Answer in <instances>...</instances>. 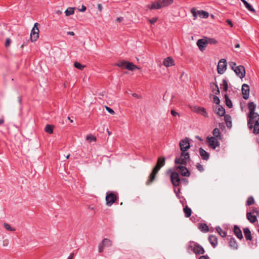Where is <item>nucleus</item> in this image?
Masks as SVG:
<instances>
[{
	"label": "nucleus",
	"mask_w": 259,
	"mask_h": 259,
	"mask_svg": "<svg viewBox=\"0 0 259 259\" xmlns=\"http://www.w3.org/2000/svg\"><path fill=\"white\" fill-rule=\"evenodd\" d=\"M147 7L151 10L153 9H160L162 8L159 0H157L154 2L151 5H147Z\"/></svg>",
	"instance_id": "b1692460"
},
{
	"label": "nucleus",
	"mask_w": 259,
	"mask_h": 259,
	"mask_svg": "<svg viewBox=\"0 0 259 259\" xmlns=\"http://www.w3.org/2000/svg\"><path fill=\"white\" fill-rule=\"evenodd\" d=\"M190 11L194 17V20H195L197 16L201 18H207L209 16V13L207 12L202 10L196 11L195 8H192Z\"/></svg>",
	"instance_id": "39448f33"
},
{
	"label": "nucleus",
	"mask_w": 259,
	"mask_h": 259,
	"mask_svg": "<svg viewBox=\"0 0 259 259\" xmlns=\"http://www.w3.org/2000/svg\"><path fill=\"white\" fill-rule=\"evenodd\" d=\"M207 44L215 45L218 43V41L213 38L206 37Z\"/></svg>",
	"instance_id": "a19ab883"
},
{
	"label": "nucleus",
	"mask_w": 259,
	"mask_h": 259,
	"mask_svg": "<svg viewBox=\"0 0 259 259\" xmlns=\"http://www.w3.org/2000/svg\"><path fill=\"white\" fill-rule=\"evenodd\" d=\"M230 247L233 249H237L238 248V244L235 239L232 236H228L227 238Z\"/></svg>",
	"instance_id": "4468645a"
},
{
	"label": "nucleus",
	"mask_w": 259,
	"mask_h": 259,
	"mask_svg": "<svg viewBox=\"0 0 259 259\" xmlns=\"http://www.w3.org/2000/svg\"><path fill=\"white\" fill-rule=\"evenodd\" d=\"M207 44L206 37L202 39H199L197 41V45L199 47L200 51H203Z\"/></svg>",
	"instance_id": "f3484780"
},
{
	"label": "nucleus",
	"mask_w": 259,
	"mask_h": 259,
	"mask_svg": "<svg viewBox=\"0 0 259 259\" xmlns=\"http://www.w3.org/2000/svg\"><path fill=\"white\" fill-rule=\"evenodd\" d=\"M190 160V156L189 152H184L182 150L179 158L177 157L175 160V163L176 164H181V166H186L187 161Z\"/></svg>",
	"instance_id": "20e7f679"
},
{
	"label": "nucleus",
	"mask_w": 259,
	"mask_h": 259,
	"mask_svg": "<svg viewBox=\"0 0 259 259\" xmlns=\"http://www.w3.org/2000/svg\"><path fill=\"white\" fill-rule=\"evenodd\" d=\"M234 71L240 78H243L245 75V67L242 65H239L235 67Z\"/></svg>",
	"instance_id": "ddd939ff"
},
{
	"label": "nucleus",
	"mask_w": 259,
	"mask_h": 259,
	"mask_svg": "<svg viewBox=\"0 0 259 259\" xmlns=\"http://www.w3.org/2000/svg\"><path fill=\"white\" fill-rule=\"evenodd\" d=\"M187 250L189 253L193 252L196 255L203 254L205 253L204 248L199 243L193 241L189 242Z\"/></svg>",
	"instance_id": "7ed1b4c3"
},
{
	"label": "nucleus",
	"mask_w": 259,
	"mask_h": 259,
	"mask_svg": "<svg viewBox=\"0 0 259 259\" xmlns=\"http://www.w3.org/2000/svg\"><path fill=\"white\" fill-rule=\"evenodd\" d=\"M195 111L201 115L204 116L205 117H208V115L204 107H201L199 106H197L195 107Z\"/></svg>",
	"instance_id": "4be33fe9"
},
{
	"label": "nucleus",
	"mask_w": 259,
	"mask_h": 259,
	"mask_svg": "<svg viewBox=\"0 0 259 259\" xmlns=\"http://www.w3.org/2000/svg\"><path fill=\"white\" fill-rule=\"evenodd\" d=\"M242 97L243 99L247 100L249 98V86L246 84H243L242 86Z\"/></svg>",
	"instance_id": "2eb2a0df"
},
{
	"label": "nucleus",
	"mask_w": 259,
	"mask_h": 259,
	"mask_svg": "<svg viewBox=\"0 0 259 259\" xmlns=\"http://www.w3.org/2000/svg\"><path fill=\"white\" fill-rule=\"evenodd\" d=\"M117 196L113 192L108 191L106 193V201L108 206L112 205L117 200Z\"/></svg>",
	"instance_id": "423d86ee"
},
{
	"label": "nucleus",
	"mask_w": 259,
	"mask_h": 259,
	"mask_svg": "<svg viewBox=\"0 0 259 259\" xmlns=\"http://www.w3.org/2000/svg\"><path fill=\"white\" fill-rule=\"evenodd\" d=\"M212 134L213 135V137L216 138L217 139L221 140L222 136L221 135L220 130L218 128H215L213 129L212 131Z\"/></svg>",
	"instance_id": "473e14b6"
},
{
	"label": "nucleus",
	"mask_w": 259,
	"mask_h": 259,
	"mask_svg": "<svg viewBox=\"0 0 259 259\" xmlns=\"http://www.w3.org/2000/svg\"><path fill=\"white\" fill-rule=\"evenodd\" d=\"M224 98L225 99V103L227 106H228L229 108H231L233 106V104L232 101L229 98L227 94H225L224 96Z\"/></svg>",
	"instance_id": "f704fd0d"
},
{
	"label": "nucleus",
	"mask_w": 259,
	"mask_h": 259,
	"mask_svg": "<svg viewBox=\"0 0 259 259\" xmlns=\"http://www.w3.org/2000/svg\"><path fill=\"white\" fill-rule=\"evenodd\" d=\"M243 230L246 240L251 241L252 239V237L249 229L246 227L244 228Z\"/></svg>",
	"instance_id": "a878e982"
},
{
	"label": "nucleus",
	"mask_w": 259,
	"mask_h": 259,
	"mask_svg": "<svg viewBox=\"0 0 259 259\" xmlns=\"http://www.w3.org/2000/svg\"><path fill=\"white\" fill-rule=\"evenodd\" d=\"M105 108H106V109L107 110V111L110 114H114L115 113L114 110L111 109V108L108 107V106H105Z\"/></svg>",
	"instance_id": "603ef678"
},
{
	"label": "nucleus",
	"mask_w": 259,
	"mask_h": 259,
	"mask_svg": "<svg viewBox=\"0 0 259 259\" xmlns=\"http://www.w3.org/2000/svg\"><path fill=\"white\" fill-rule=\"evenodd\" d=\"M104 245H103L102 244H101V243H99V246H98V250H99V252H102L104 250Z\"/></svg>",
	"instance_id": "3c124183"
},
{
	"label": "nucleus",
	"mask_w": 259,
	"mask_h": 259,
	"mask_svg": "<svg viewBox=\"0 0 259 259\" xmlns=\"http://www.w3.org/2000/svg\"><path fill=\"white\" fill-rule=\"evenodd\" d=\"M213 102L214 103H215L217 105H218V106L219 105H220V100L219 99V98L217 96H213Z\"/></svg>",
	"instance_id": "09e8293b"
},
{
	"label": "nucleus",
	"mask_w": 259,
	"mask_h": 259,
	"mask_svg": "<svg viewBox=\"0 0 259 259\" xmlns=\"http://www.w3.org/2000/svg\"><path fill=\"white\" fill-rule=\"evenodd\" d=\"M39 24L35 23L30 33V40L32 42L36 41L39 37V29L37 26Z\"/></svg>",
	"instance_id": "0eeeda50"
},
{
	"label": "nucleus",
	"mask_w": 259,
	"mask_h": 259,
	"mask_svg": "<svg viewBox=\"0 0 259 259\" xmlns=\"http://www.w3.org/2000/svg\"><path fill=\"white\" fill-rule=\"evenodd\" d=\"M224 120L228 128L232 127L231 117L229 114H226L224 116Z\"/></svg>",
	"instance_id": "cd10ccee"
},
{
	"label": "nucleus",
	"mask_w": 259,
	"mask_h": 259,
	"mask_svg": "<svg viewBox=\"0 0 259 259\" xmlns=\"http://www.w3.org/2000/svg\"><path fill=\"white\" fill-rule=\"evenodd\" d=\"M159 1L162 8L171 5L174 2V0H159Z\"/></svg>",
	"instance_id": "2f4dec72"
},
{
	"label": "nucleus",
	"mask_w": 259,
	"mask_h": 259,
	"mask_svg": "<svg viewBox=\"0 0 259 259\" xmlns=\"http://www.w3.org/2000/svg\"><path fill=\"white\" fill-rule=\"evenodd\" d=\"M226 23L229 24L231 27H233V24L232 21L230 19H227L226 21Z\"/></svg>",
	"instance_id": "4d7b16f0"
},
{
	"label": "nucleus",
	"mask_w": 259,
	"mask_h": 259,
	"mask_svg": "<svg viewBox=\"0 0 259 259\" xmlns=\"http://www.w3.org/2000/svg\"><path fill=\"white\" fill-rule=\"evenodd\" d=\"M125 69L130 71H134L136 69H139V68H138V66L135 65L133 63L127 61L126 65L125 66Z\"/></svg>",
	"instance_id": "c85d7f7f"
},
{
	"label": "nucleus",
	"mask_w": 259,
	"mask_h": 259,
	"mask_svg": "<svg viewBox=\"0 0 259 259\" xmlns=\"http://www.w3.org/2000/svg\"><path fill=\"white\" fill-rule=\"evenodd\" d=\"M181 182H184L185 185H187L188 183V180L186 178L181 179Z\"/></svg>",
	"instance_id": "680f3d73"
},
{
	"label": "nucleus",
	"mask_w": 259,
	"mask_h": 259,
	"mask_svg": "<svg viewBox=\"0 0 259 259\" xmlns=\"http://www.w3.org/2000/svg\"><path fill=\"white\" fill-rule=\"evenodd\" d=\"M233 232L235 235L239 239L242 240L243 238L242 231L240 228L236 225L233 227Z\"/></svg>",
	"instance_id": "a211bd4d"
},
{
	"label": "nucleus",
	"mask_w": 259,
	"mask_h": 259,
	"mask_svg": "<svg viewBox=\"0 0 259 259\" xmlns=\"http://www.w3.org/2000/svg\"><path fill=\"white\" fill-rule=\"evenodd\" d=\"M251 211L252 213H255L256 214L259 213V210L256 207H251Z\"/></svg>",
	"instance_id": "6e6d98bb"
},
{
	"label": "nucleus",
	"mask_w": 259,
	"mask_h": 259,
	"mask_svg": "<svg viewBox=\"0 0 259 259\" xmlns=\"http://www.w3.org/2000/svg\"><path fill=\"white\" fill-rule=\"evenodd\" d=\"M163 64L165 67H170L175 65L174 60L170 57L165 58L163 62Z\"/></svg>",
	"instance_id": "412c9836"
},
{
	"label": "nucleus",
	"mask_w": 259,
	"mask_h": 259,
	"mask_svg": "<svg viewBox=\"0 0 259 259\" xmlns=\"http://www.w3.org/2000/svg\"><path fill=\"white\" fill-rule=\"evenodd\" d=\"M176 169L183 177H189L190 172L186 167V166H178Z\"/></svg>",
	"instance_id": "f8f14e48"
},
{
	"label": "nucleus",
	"mask_w": 259,
	"mask_h": 259,
	"mask_svg": "<svg viewBox=\"0 0 259 259\" xmlns=\"http://www.w3.org/2000/svg\"><path fill=\"white\" fill-rule=\"evenodd\" d=\"M74 256V253H71L67 259H72Z\"/></svg>",
	"instance_id": "338daca9"
},
{
	"label": "nucleus",
	"mask_w": 259,
	"mask_h": 259,
	"mask_svg": "<svg viewBox=\"0 0 259 259\" xmlns=\"http://www.w3.org/2000/svg\"><path fill=\"white\" fill-rule=\"evenodd\" d=\"M215 82L210 83V87L211 89V91L215 95H219L220 93L219 87L217 83L216 79L215 78Z\"/></svg>",
	"instance_id": "5701e85b"
},
{
	"label": "nucleus",
	"mask_w": 259,
	"mask_h": 259,
	"mask_svg": "<svg viewBox=\"0 0 259 259\" xmlns=\"http://www.w3.org/2000/svg\"><path fill=\"white\" fill-rule=\"evenodd\" d=\"M87 10V8L85 6L82 5L81 9L80 10V11L81 12H84Z\"/></svg>",
	"instance_id": "e2e57ef3"
},
{
	"label": "nucleus",
	"mask_w": 259,
	"mask_h": 259,
	"mask_svg": "<svg viewBox=\"0 0 259 259\" xmlns=\"http://www.w3.org/2000/svg\"><path fill=\"white\" fill-rule=\"evenodd\" d=\"M254 203V200L252 196H249L246 202V205L247 206H250L253 204Z\"/></svg>",
	"instance_id": "79ce46f5"
},
{
	"label": "nucleus",
	"mask_w": 259,
	"mask_h": 259,
	"mask_svg": "<svg viewBox=\"0 0 259 259\" xmlns=\"http://www.w3.org/2000/svg\"><path fill=\"white\" fill-rule=\"evenodd\" d=\"M227 63L226 60L224 59H221L218 64L217 71L218 73L220 74L224 73L226 69Z\"/></svg>",
	"instance_id": "9d476101"
},
{
	"label": "nucleus",
	"mask_w": 259,
	"mask_h": 259,
	"mask_svg": "<svg viewBox=\"0 0 259 259\" xmlns=\"http://www.w3.org/2000/svg\"><path fill=\"white\" fill-rule=\"evenodd\" d=\"M246 218L251 223H254L257 221L256 216L252 215L251 212L246 213Z\"/></svg>",
	"instance_id": "bb28decb"
},
{
	"label": "nucleus",
	"mask_w": 259,
	"mask_h": 259,
	"mask_svg": "<svg viewBox=\"0 0 259 259\" xmlns=\"http://www.w3.org/2000/svg\"><path fill=\"white\" fill-rule=\"evenodd\" d=\"M68 35H74V33L73 31H68L67 32Z\"/></svg>",
	"instance_id": "774afa93"
},
{
	"label": "nucleus",
	"mask_w": 259,
	"mask_h": 259,
	"mask_svg": "<svg viewBox=\"0 0 259 259\" xmlns=\"http://www.w3.org/2000/svg\"><path fill=\"white\" fill-rule=\"evenodd\" d=\"M256 108V105L253 102H250L248 103V109L249 110V113L247 114V116H252L253 115L257 114V113L255 112Z\"/></svg>",
	"instance_id": "dca6fc26"
},
{
	"label": "nucleus",
	"mask_w": 259,
	"mask_h": 259,
	"mask_svg": "<svg viewBox=\"0 0 259 259\" xmlns=\"http://www.w3.org/2000/svg\"><path fill=\"white\" fill-rule=\"evenodd\" d=\"M11 42V40L10 38H7L6 42H5V47H9L10 45Z\"/></svg>",
	"instance_id": "5fc2aeb1"
},
{
	"label": "nucleus",
	"mask_w": 259,
	"mask_h": 259,
	"mask_svg": "<svg viewBox=\"0 0 259 259\" xmlns=\"http://www.w3.org/2000/svg\"><path fill=\"white\" fill-rule=\"evenodd\" d=\"M170 181L174 187L179 186L181 182L179 174L176 171H172L170 175Z\"/></svg>",
	"instance_id": "6e6552de"
},
{
	"label": "nucleus",
	"mask_w": 259,
	"mask_h": 259,
	"mask_svg": "<svg viewBox=\"0 0 259 259\" xmlns=\"http://www.w3.org/2000/svg\"><path fill=\"white\" fill-rule=\"evenodd\" d=\"M229 65L231 67V69L232 70H234V69H235V67H236L237 66H236V63L234 62H231L230 63H229Z\"/></svg>",
	"instance_id": "864d4df0"
},
{
	"label": "nucleus",
	"mask_w": 259,
	"mask_h": 259,
	"mask_svg": "<svg viewBox=\"0 0 259 259\" xmlns=\"http://www.w3.org/2000/svg\"><path fill=\"white\" fill-rule=\"evenodd\" d=\"M101 244L104 245V246H111L112 245V243L111 240L108 238H104L102 242H101Z\"/></svg>",
	"instance_id": "e433bc0d"
},
{
	"label": "nucleus",
	"mask_w": 259,
	"mask_h": 259,
	"mask_svg": "<svg viewBox=\"0 0 259 259\" xmlns=\"http://www.w3.org/2000/svg\"><path fill=\"white\" fill-rule=\"evenodd\" d=\"M180 191H181V189L180 188H179L178 189V190L177 191L176 189L174 190V191L176 194V196L178 197H180Z\"/></svg>",
	"instance_id": "13d9d810"
},
{
	"label": "nucleus",
	"mask_w": 259,
	"mask_h": 259,
	"mask_svg": "<svg viewBox=\"0 0 259 259\" xmlns=\"http://www.w3.org/2000/svg\"><path fill=\"white\" fill-rule=\"evenodd\" d=\"M5 228L8 230V231H15V229L12 228L10 225L7 223H4V224Z\"/></svg>",
	"instance_id": "a18cd8bd"
},
{
	"label": "nucleus",
	"mask_w": 259,
	"mask_h": 259,
	"mask_svg": "<svg viewBox=\"0 0 259 259\" xmlns=\"http://www.w3.org/2000/svg\"><path fill=\"white\" fill-rule=\"evenodd\" d=\"M184 212L185 213V217L189 218L191 215L192 210L190 208H189L187 205H186L184 208Z\"/></svg>",
	"instance_id": "72a5a7b5"
},
{
	"label": "nucleus",
	"mask_w": 259,
	"mask_h": 259,
	"mask_svg": "<svg viewBox=\"0 0 259 259\" xmlns=\"http://www.w3.org/2000/svg\"><path fill=\"white\" fill-rule=\"evenodd\" d=\"M247 126L249 130L253 129L252 133L255 135L258 134L259 130V114L258 113L252 116H247Z\"/></svg>",
	"instance_id": "f03ea898"
},
{
	"label": "nucleus",
	"mask_w": 259,
	"mask_h": 259,
	"mask_svg": "<svg viewBox=\"0 0 259 259\" xmlns=\"http://www.w3.org/2000/svg\"><path fill=\"white\" fill-rule=\"evenodd\" d=\"M179 145L181 152L184 150V152H187V151L191 147L189 139L187 137L180 141Z\"/></svg>",
	"instance_id": "1a4fd4ad"
},
{
	"label": "nucleus",
	"mask_w": 259,
	"mask_h": 259,
	"mask_svg": "<svg viewBox=\"0 0 259 259\" xmlns=\"http://www.w3.org/2000/svg\"><path fill=\"white\" fill-rule=\"evenodd\" d=\"M127 62V61L125 60L119 61L118 62L116 63L115 64V65L119 67L125 68V66L126 65Z\"/></svg>",
	"instance_id": "4c0bfd02"
},
{
	"label": "nucleus",
	"mask_w": 259,
	"mask_h": 259,
	"mask_svg": "<svg viewBox=\"0 0 259 259\" xmlns=\"http://www.w3.org/2000/svg\"><path fill=\"white\" fill-rule=\"evenodd\" d=\"M198 228L202 232L206 233L208 232V226L205 223H199Z\"/></svg>",
	"instance_id": "c756f323"
},
{
	"label": "nucleus",
	"mask_w": 259,
	"mask_h": 259,
	"mask_svg": "<svg viewBox=\"0 0 259 259\" xmlns=\"http://www.w3.org/2000/svg\"><path fill=\"white\" fill-rule=\"evenodd\" d=\"M213 110H214V111L215 112V113L217 114H218V115H219L220 116H225V115H226L225 114V109L222 106H221L220 105L217 106L215 110L214 109H213Z\"/></svg>",
	"instance_id": "aec40b11"
},
{
	"label": "nucleus",
	"mask_w": 259,
	"mask_h": 259,
	"mask_svg": "<svg viewBox=\"0 0 259 259\" xmlns=\"http://www.w3.org/2000/svg\"><path fill=\"white\" fill-rule=\"evenodd\" d=\"M198 259H209V257L207 255H204L200 256Z\"/></svg>",
	"instance_id": "bf43d9fd"
},
{
	"label": "nucleus",
	"mask_w": 259,
	"mask_h": 259,
	"mask_svg": "<svg viewBox=\"0 0 259 259\" xmlns=\"http://www.w3.org/2000/svg\"><path fill=\"white\" fill-rule=\"evenodd\" d=\"M157 20H158L157 17H153L151 19H148V21L149 23H150V24H154L155 23H156L157 22Z\"/></svg>",
	"instance_id": "de8ad7c7"
},
{
	"label": "nucleus",
	"mask_w": 259,
	"mask_h": 259,
	"mask_svg": "<svg viewBox=\"0 0 259 259\" xmlns=\"http://www.w3.org/2000/svg\"><path fill=\"white\" fill-rule=\"evenodd\" d=\"M74 66L75 68L80 70H82L85 67V66L81 65L80 63L75 62L74 64Z\"/></svg>",
	"instance_id": "c03bdc74"
},
{
	"label": "nucleus",
	"mask_w": 259,
	"mask_h": 259,
	"mask_svg": "<svg viewBox=\"0 0 259 259\" xmlns=\"http://www.w3.org/2000/svg\"><path fill=\"white\" fill-rule=\"evenodd\" d=\"M208 240L213 248L215 247L218 245V238L216 236L213 235H210L208 237Z\"/></svg>",
	"instance_id": "393cba45"
},
{
	"label": "nucleus",
	"mask_w": 259,
	"mask_h": 259,
	"mask_svg": "<svg viewBox=\"0 0 259 259\" xmlns=\"http://www.w3.org/2000/svg\"><path fill=\"white\" fill-rule=\"evenodd\" d=\"M216 231L222 237H226L227 236V233L223 231L220 226H217L215 228Z\"/></svg>",
	"instance_id": "c9c22d12"
},
{
	"label": "nucleus",
	"mask_w": 259,
	"mask_h": 259,
	"mask_svg": "<svg viewBox=\"0 0 259 259\" xmlns=\"http://www.w3.org/2000/svg\"><path fill=\"white\" fill-rule=\"evenodd\" d=\"M207 142L209 146L213 149H215L217 147L220 145V142L218 141V139L213 137H207Z\"/></svg>",
	"instance_id": "9b49d317"
},
{
	"label": "nucleus",
	"mask_w": 259,
	"mask_h": 259,
	"mask_svg": "<svg viewBox=\"0 0 259 259\" xmlns=\"http://www.w3.org/2000/svg\"><path fill=\"white\" fill-rule=\"evenodd\" d=\"M165 163V158L164 157H159L158 158L156 165L153 167L151 172L150 173L148 179L146 182L147 185H151L155 179L157 174L163 167Z\"/></svg>",
	"instance_id": "f257e3e1"
},
{
	"label": "nucleus",
	"mask_w": 259,
	"mask_h": 259,
	"mask_svg": "<svg viewBox=\"0 0 259 259\" xmlns=\"http://www.w3.org/2000/svg\"><path fill=\"white\" fill-rule=\"evenodd\" d=\"M87 140H89L90 142L96 141V137L92 136V135H88L87 136Z\"/></svg>",
	"instance_id": "49530a36"
},
{
	"label": "nucleus",
	"mask_w": 259,
	"mask_h": 259,
	"mask_svg": "<svg viewBox=\"0 0 259 259\" xmlns=\"http://www.w3.org/2000/svg\"><path fill=\"white\" fill-rule=\"evenodd\" d=\"M199 154L201 158L204 160H208L209 158V154L204 150L202 148L199 149Z\"/></svg>",
	"instance_id": "6ab92c4d"
},
{
	"label": "nucleus",
	"mask_w": 259,
	"mask_h": 259,
	"mask_svg": "<svg viewBox=\"0 0 259 259\" xmlns=\"http://www.w3.org/2000/svg\"><path fill=\"white\" fill-rule=\"evenodd\" d=\"M98 9L99 11H102V6L101 4H99L98 5Z\"/></svg>",
	"instance_id": "69168bd1"
},
{
	"label": "nucleus",
	"mask_w": 259,
	"mask_h": 259,
	"mask_svg": "<svg viewBox=\"0 0 259 259\" xmlns=\"http://www.w3.org/2000/svg\"><path fill=\"white\" fill-rule=\"evenodd\" d=\"M170 113L171 114L174 116H177V115H179V113L178 112H177L176 111H175L174 110H171V111H170Z\"/></svg>",
	"instance_id": "052dcab7"
},
{
	"label": "nucleus",
	"mask_w": 259,
	"mask_h": 259,
	"mask_svg": "<svg viewBox=\"0 0 259 259\" xmlns=\"http://www.w3.org/2000/svg\"><path fill=\"white\" fill-rule=\"evenodd\" d=\"M196 168L200 172H202V171H204V168H203V165L200 164H199V163H197L196 164Z\"/></svg>",
	"instance_id": "8fccbe9b"
},
{
	"label": "nucleus",
	"mask_w": 259,
	"mask_h": 259,
	"mask_svg": "<svg viewBox=\"0 0 259 259\" xmlns=\"http://www.w3.org/2000/svg\"><path fill=\"white\" fill-rule=\"evenodd\" d=\"M74 13V9L73 8L69 7L67 8L65 11V15L69 16L73 14Z\"/></svg>",
	"instance_id": "ea45409f"
},
{
	"label": "nucleus",
	"mask_w": 259,
	"mask_h": 259,
	"mask_svg": "<svg viewBox=\"0 0 259 259\" xmlns=\"http://www.w3.org/2000/svg\"><path fill=\"white\" fill-rule=\"evenodd\" d=\"M241 1L243 3V4L244 5L245 8L249 11H250V12H251L252 13H255V9L246 1H245V0H241Z\"/></svg>",
	"instance_id": "7c9ffc66"
},
{
	"label": "nucleus",
	"mask_w": 259,
	"mask_h": 259,
	"mask_svg": "<svg viewBox=\"0 0 259 259\" xmlns=\"http://www.w3.org/2000/svg\"><path fill=\"white\" fill-rule=\"evenodd\" d=\"M123 20V18L122 17H118L116 19V21L120 22L122 21Z\"/></svg>",
	"instance_id": "0e129e2a"
},
{
	"label": "nucleus",
	"mask_w": 259,
	"mask_h": 259,
	"mask_svg": "<svg viewBox=\"0 0 259 259\" xmlns=\"http://www.w3.org/2000/svg\"><path fill=\"white\" fill-rule=\"evenodd\" d=\"M53 125L51 124H47L45 128V131L46 132L51 134L53 133Z\"/></svg>",
	"instance_id": "58836bf2"
},
{
	"label": "nucleus",
	"mask_w": 259,
	"mask_h": 259,
	"mask_svg": "<svg viewBox=\"0 0 259 259\" xmlns=\"http://www.w3.org/2000/svg\"><path fill=\"white\" fill-rule=\"evenodd\" d=\"M223 86V90L225 92H227L228 89V85L227 80L225 79H224L222 81V84H221Z\"/></svg>",
	"instance_id": "37998d69"
}]
</instances>
